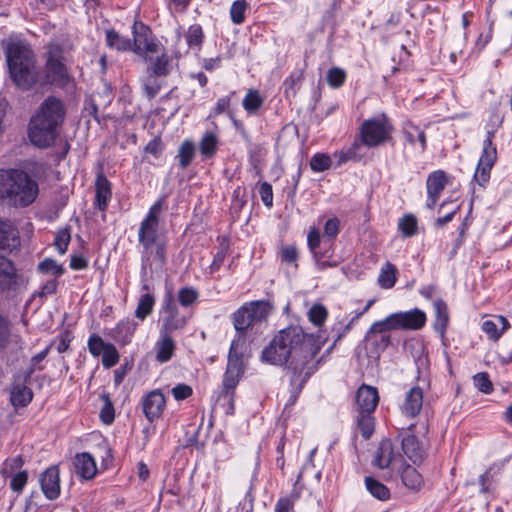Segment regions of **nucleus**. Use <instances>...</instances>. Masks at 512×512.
Listing matches in <instances>:
<instances>
[{
    "instance_id": "obj_57",
    "label": "nucleus",
    "mask_w": 512,
    "mask_h": 512,
    "mask_svg": "<svg viewBox=\"0 0 512 512\" xmlns=\"http://www.w3.org/2000/svg\"><path fill=\"white\" fill-rule=\"evenodd\" d=\"M492 167L493 166L487 167L486 165H481L478 163L476 172L474 174V179L479 185L483 186L489 180Z\"/></svg>"
},
{
    "instance_id": "obj_43",
    "label": "nucleus",
    "mask_w": 512,
    "mask_h": 512,
    "mask_svg": "<svg viewBox=\"0 0 512 512\" xmlns=\"http://www.w3.org/2000/svg\"><path fill=\"white\" fill-rule=\"evenodd\" d=\"M150 74H155L157 77H165L170 73V59L166 54L157 57L153 62L151 68L147 70Z\"/></svg>"
},
{
    "instance_id": "obj_12",
    "label": "nucleus",
    "mask_w": 512,
    "mask_h": 512,
    "mask_svg": "<svg viewBox=\"0 0 512 512\" xmlns=\"http://www.w3.org/2000/svg\"><path fill=\"white\" fill-rule=\"evenodd\" d=\"M393 320L397 330H418L426 322V315L420 309H412L405 312L393 313Z\"/></svg>"
},
{
    "instance_id": "obj_41",
    "label": "nucleus",
    "mask_w": 512,
    "mask_h": 512,
    "mask_svg": "<svg viewBox=\"0 0 512 512\" xmlns=\"http://www.w3.org/2000/svg\"><path fill=\"white\" fill-rule=\"evenodd\" d=\"M357 424L365 439L370 438L374 431L373 412H358Z\"/></svg>"
},
{
    "instance_id": "obj_49",
    "label": "nucleus",
    "mask_w": 512,
    "mask_h": 512,
    "mask_svg": "<svg viewBox=\"0 0 512 512\" xmlns=\"http://www.w3.org/2000/svg\"><path fill=\"white\" fill-rule=\"evenodd\" d=\"M346 79V73L343 69L333 67L327 72V83L332 88L341 87Z\"/></svg>"
},
{
    "instance_id": "obj_23",
    "label": "nucleus",
    "mask_w": 512,
    "mask_h": 512,
    "mask_svg": "<svg viewBox=\"0 0 512 512\" xmlns=\"http://www.w3.org/2000/svg\"><path fill=\"white\" fill-rule=\"evenodd\" d=\"M402 449L414 463L421 462L424 459L425 449L414 435H407L403 438Z\"/></svg>"
},
{
    "instance_id": "obj_27",
    "label": "nucleus",
    "mask_w": 512,
    "mask_h": 512,
    "mask_svg": "<svg viewBox=\"0 0 512 512\" xmlns=\"http://www.w3.org/2000/svg\"><path fill=\"white\" fill-rule=\"evenodd\" d=\"M397 330L393 320V315H388L384 320L374 322L365 336V342L374 343L373 335H385L386 331Z\"/></svg>"
},
{
    "instance_id": "obj_18",
    "label": "nucleus",
    "mask_w": 512,
    "mask_h": 512,
    "mask_svg": "<svg viewBox=\"0 0 512 512\" xmlns=\"http://www.w3.org/2000/svg\"><path fill=\"white\" fill-rule=\"evenodd\" d=\"M75 473L84 480L95 477L97 467L94 458L89 453H79L73 461Z\"/></svg>"
},
{
    "instance_id": "obj_48",
    "label": "nucleus",
    "mask_w": 512,
    "mask_h": 512,
    "mask_svg": "<svg viewBox=\"0 0 512 512\" xmlns=\"http://www.w3.org/2000/svg\"><path fill=\"white\" fill-rule=\"evenodd\" d=\"M38 270L44 274H52L55 276H60L64 273V268L62 265L58 264L55 260L47 258L41 261L38 265Z\"/></svg>"
},
{
    "instance_id": "obj_11",
    "label": "nucleus",
    "mask_w": 512,
    "mask_h": 512,
    "mask_svg": "<svg viewBox=\"0 0 512 512\" xmlns=\"http://www.w3.org/2000/svg\"><path fill=\"white\" fill-rule=\"evenodd\" d=\"M142 407L145 417L153 422L162 416L166 407V398L159 389L152 390L143 397Z\"/></svg>"
},
{
    "instance_id": "obj_2",
    "label": "nucleus",
    "mask_w": 512,
    "mask_h": 512,
    "mask_svg": "<svg viewBox=\"0 0 512 512\" xmlns=\"http://www.w3.org/2000/svg\"><path fill=\"white\" fill-rule=\"evenodd\" d=\"M64 118L65 108L62 101L48 97L30 120L28 136L32 144L41 148L52 145Z\"/></svg>"
},
{
    "instance_id": "obj_44",
    "label": "nucleus",
    "mask_w": 512,
    "mask_h": 512,
    "mask_svg": "<svg viewBox=\"0 0 512 512\" xmlns=\"http://www.w3.org/2000/svg\"><path fill=\"white\" fill-rule=\"evenodd\" d=\"M307 316L312 324L320 327L326 321L328 317V311L323 305L314 304L308 310Z\"/></svg>"
},
{
    "instance_id": "obj_6",
    "label": "nucleus",
    "mask_w": 512,
    "mask_h": 512,
    "mask_svg": "<svg viewBox=\"0 0 512 512\" xmlns=\"http://www.w3.org/2000/svg\"><path fill=\"white\" fill-rule=\"evenodd\" d=\"M247 352L246 340L241 335L237 336L230 346L227 368L223 379V386L226 390H233L237 386L244 372L243 358L247 355Z\"/></svg>"
},
{
    "instance_id": "obj_45",
    "label": "nucleus",
    "mask_w": 512,
    "mask_h": 512,
    "mask_svg": "<svg viewBox=\"0 0 512 512\" xmlns=\"http://www.w3.org/2000/svg\"><path fill=\"white\" fill-rule=\"evenodd\" d=\"M262 103L263 99L257 90H250L243 99V107L249 113L256 112Z\"/></svg>"
},
{
    "instance_id": "obj_3",
    "label": "nucleus",
    "mask_w": 512,
    "mask_h": 512,
    "mask_svg": "<svg viewBox=\"0 0 512 512\" xmlns=\"http://www.w3.org/2000/svg\"><path fill=\"white\" fill-rule=\"evenodd\" d=\"M39 194V186L28 173L18 169L0 171V199L9 206L24 208Z\"/></svg>"
},
{
    "instance_id": "obj_58",
    "label": "nucleus",
    "mask_w": 512,
    "mask_h": 512,
    "mask_svg": "<svg viewBox=\"0 0 512 512\" xmlns=\"http://www.w3.org/2000/svg\"><path fill=\"white\" fill-rule=\"evenodd\" d=\"M259 193H260V197H261V200L264 203V205L267 207H272V205H273L272 186L267 182H263L260 186Z\"/></svg>"
},
{
    "instance_id": "obj_9",
    "label": "nucleus",
    "mask_w": 512,
    "mask_h": 512,
    "mask_svg": "<svg viewBox=\"0 0 512 512\" xmlns=\"http://www.w3.org/2000/svg\"><path fill=\"white\" fill-rule=\"evenodd\" d=\"M63 51L58 44H50L47 49L46 78L48 82L63 80L67 76L63 63Z\"/></svg>"
},
{
    "instance_id": "obj_20",
    "label": "nucleus",
    "mask_w": 512,
    "mask_h": 512,
    "mask_svg": "<svg viewBox=\"0 0 512 512\" xmlns=\"http://www.w3.org/2000/svg\"><path fill=\"white\" fill-rule=\"evenodd\" d=\"M17 269L13 262L0 254V290H10L17 285Z\"/></svg>"
},
{
    "instance_id": "obj_37",
    "label": "nucleus",
    "mask_w": 512,
    "mask_h": 512,
    "mask_svg": "<svg viewBox=\"0 0 512 512\" xmlns=\"http://www.w3.org/2000/svg\"><path fill=\"white\" fill-rule=\"evenodd\" d=\"M365 484L367 490L373 495L375 498L385 501L390 497L389 489L381 482L377 481L372 477L365 478Z\"/></svg>"
},
{
    "instance_id": "obj_19",
    "label": "nucleus",
    "mask_w": 512,
    "mask_h": 512,
    "mask_svg": "<svg viewBox=\"0 0 512 512\" xmlns=\"http://www.w3.org/2000/svg\"><path fill=\"white\" fill-rule=\"evenodd\" d=\"M20 246L18 230L7 221L0 219V249L13 251Z\"/></svg>"
},
{
    "instance_id": "obj_53",
    "label": "nucleus",
    "mask_w": 512,
    "mask_h": 512,
    "mask_svg": "<svg viewBox=\"0 0 512 512\" xmlns=\"http://www.w3.org/2000/svg\"><path fill=\"white\" fill-rule=\"evenodd\" d=\"M247 3L244 0L235 1L230 9V15L233 23L241 24L245 19Z\"/></svg>"
},
{
    "instance_id": "obj_42",
    "label": "nucleus",
    "mask_w": 512,
    "mask_h": 512,
    "mask_svg": "<svg viewBox=\"0 0 512 512\" xmlns=\"http://www.w3.org/2000/svg\"><path fill=\"white\" fill-rule=\"evenodd\" d=\"M398 229L404 237H411L417 233V218L412 214H406L399 219Z\"/></svg>"
},
{
    "instance_id": "obj_4",
    "label": "nucleus",
    "mask_w": 512,
    "mask_h": 512,
    "mask_svg": "<svg viewBox=\"0 0 512 512\" xmlns=\"http://www.w3.org/2000/svg\"><path fill=\"white\" fill-rule=\"evenodd\" d=\"M6 59L10 76L17 87L29 90L40 80V70L31 47L22 41L7 45Z\"/></svg>"
},
{
    "instance_id": "obj_64",
    "label": "nucleus",
    "mask_w": 512,
    "mask_h": 512,
    "mask_svg": "<svg viewBox=\"0 0 512 512\" xmlns=\"http://www.w3.org/2000/svg\"><path fill=\"white\" fill-rule=\"evenodd\" d=\"M298 258L297 249L294 246H286L281 250V259L286 263H293Z\"/></svg>"
},
{
    "instance_id": "obj_26",
    "label": "nucleus",
    "mask_w": 512,
    "mask_h": 512,
    "mask_svg": "<svg viewBox=\"0 0 512 512\" xmlns=\"http://www.w3.org/2000/svg\"><path fill=\"white\" fill-rule=\"evenodd\" d=\"M251 312L249 310V306L246 304L241 306L234 314H233V324L234 328L238 331V336L241 335L245 340V336L243 332L250 326L256 324L255 320L251 317Z\"/></svg>"
},
{
    "instance_id": "obj_34",
    "label": "nucleus",
    "mask_w": 512,
    "mask_h": 512,
    "mask_svg": "<svg viewBox=\"0 0 512 512\" xmlns=\"http://www.w3.org/2000/svg\"><path fill=\"white\" fill-rule=\"evenodd\" d=\"M492 137H493V133L488 132L487 138L484 140V143H483L482 155L478 162L481 165H486L487 167L493 166L497 159V151H496V148L492 144Z\"/></svg>"
},
{
    "instance_id": "obj_5",
    "label": "nucleus",
    "mask_w": 512,
    "mask_h": 512,
    "mask_svg": "<svg viewBox=\"0 0 512 512\" xmlns=\"http://www.w3.org/2000/svg\"><path fill=\"white\" fill-rule=\"evenodd\" d=\"M163 209V199L154 203L139 226V243L143 247V265L156 263L162 266L166 261V241L158 233L159 216Z\"/></svg>"
},
{
    "instance_id": "obj_47",
    "label": "nucleus",
    "mask_w": 512,
    "mask_h": 512,
    "mask_svg": "<svg viewBox=\"0 0 512 512\" xmlns=\"http://www.w3.org/2000/svg\"><path fill=\"white\" fill-rule=\"evenodd\" d=\"M331 164L330 156L324 153L315 154L310 160V167L316 172H323L329 169Z\"/></svg>"
},
{
    "instance_id": "obj_46",
    "label": "nucleus",
    "mask_w": 512,
    "mask_h": 512,
    "mask_svg": "<svg viewBox=\"0 0 512 512\" xmlns=\"http://www.w3.org/2000/svg\"><path fill=\"white\" fill-rule=\"evenodd\" d=\"M203 31L200 25H192L186 33V42L189 47L199 49L203 42Z\"/></svg>"
},
{
    "instance_id": "obj_30",
    "label": "nucleus",
    "mask_w": 512,
    "mask_h": 512,
    "mask_svg": "<svg viewBox=\"0 0 512 512\" xmlns=\"http://www.w3.org/2000/svg\"><path fill=\"white\" fill-rule=\"evenodd\" d=\"M219 139L214 132H206L199 142V150L206 157H212L218 148Z\"/></svg>"
},
{
    "instance_id": "obj_56",
    "label": "nucleus",
    "mask_w": 512,
    "mask_h": 512,
    "mask_svg": "<svg viewBox=\"0 0 512 512\" xmlns=\"http://www.w3.org/2000/svg\"><path fill=\"white\" fill-rule=\"evenodd\" d=\"M105 403L100 411V418L105 424H111L114 420V408L107 395H104Z\"/></svg>"
},
{
    "instance_id": "obj_52",
    "label": "nucleus",
    "mask_w": 512,
    "mask_h": 512,
    "mask_svg": "<svg viewBox=\"0 0 512 512\" xmlns=\"http://www.w3.org/2000/svg\"><path fill=\"white\" fill-rule=\"evenodd\" d=\"M108 344L109 343L104 342L103 339L96 334H92L87 342L88 350L94 357L100 356L105 351Z\"/></svg>"
},
{
    "instance_id": "obj_40",
    "label": "nucleus",
    "mask_w": 512,
    "mask_h": 512,
    "mask_svg": "<svg viewBox=\"0 0 512 512\" xmlns=\"http://www.w3.org/2000/svg\"><path fill=\"white\" fill-rule=\"evenodd\" d=\"M154 303L155 300L153 295L149 293L141 295L135 311V316L140 320H144L152 312Z\"/></svg>"
},
{
    "instance_id": "obj_25",
    "label": "nucleus",
    "mask_w": 512,
    "mask_h": 512,
    "mask_svg": "<svg viewBox=\"0 0 512 512\" xmlns=\"http://www.w3.org/2000/svg\"><path fill=\"white\" fill-rule=\"evenodd\" d=\"M96 204L100 210H105L111 198V185L108 179L99 174L96 178Z\"/></svg>"
},
{
    "instance_id": "obj_39",
    "label": "nucleus",
    "mask_w": 512,
    "mask_h": 512,
    "mask_svg": "<svg viewBox=\"0 0 512 512\" xmlns=\"http://www.w3.org/2000/svg\"><path fill=\"white\" fill-rule=\"evenodd\" d=\"M195 146L191 140H185L179 147L177 158L181 168H186L193 160Z\"/></svg>"
},
{
    "instance_id": "obj_14",
    "label": "nucleus",
    "mask_w": 512,
    "mask_h": 512,
    "mask_svg": "<svg viewBox=\"0 0 512 512\" xmlns=\"http://www.w3.org/2000/svg\"><path fill=\"white\" fill-rule=\"evenodd\" d=\"M401 462V455L394 452V445L390 439H383L374 455V464L380 469L393 468Z\"/></svg>"
},
{
    "instance_id": "obj_1",
    "label": "nucleus",
    "mask_w": 512,
    "mask_h": 512,
    "mask_svg": "<svg viewBox=\"0 0 512 512\" xmlns=\"http://www.w3.org/2000/svg\"><path fill=\"white\" fill-rule=\"evenodd\" d=\"M320 350L321 343L313 335L304 333L299 326H290L275 335L262 351V359L274 365L287 364L305 382L317 369Z\"/></svg>"
},
{
    "instance_id": "obj_7",
    "label": "nucleus",
    "mask_w": 512,
    "mask_h": 512,
    "mask_svg": "<svg viewBox=\"0 0 512 512\" xmlns=\"http://www.w3.org/2000/svg\"><path fill=\"white\" fill-rule=\"evenodd\" d=\"M392 126L382 115L366 120L361 125V142L367 147H377L386 142L391 135Z\"/></svg>"
},
{
    "instance_id": "obj_63",
    "label": "nucleus",
    "mask_w": 512,
    "mask_h": 512,
    "mask_svg": "<svg viewBox=\"0 0 512 512\" xmlns=\"http://www.w3.org/2000/svg\"><path fill=\"white\" fill-rule=\"evenodd\" d=\"M294 499L290 497L280 498L275 505V512H293Z\"/></svg>"
},
{
    "instance_id": "obj_10",
    "label": "nucleus",
    "mask_w": 512,
    "mask_h": 512,
    "mask_svg": "<svg viewBox=\"0 0 512 512\" xmlns=\"http://www.w3.org/2000/svg\"><path fill=\"white\" fill-rule=\"evenodd\" d=\"M164 316L162 318L161 332L167 333L181 329L186 324V318L179 313L177 304L172 295H168L162 308Z\"/></svg>"
},
{
    "instance_id": "obj_8",
    "label": "nucleus",
    "mask_w": 512,
    "mask_h": 512,
    "mask_svg": "<svg viewBox=\"0 0 512 512\" xmlns=\"http://www.w3.org/2000/svg\"><path fill=\"white\" fill-rule=\"evenodd\" d=\"M132 50L139 56L148 57L157 53L159 44L153 39L150 29L141 22H135L132 27Z\"/></svg>"
},
{
    "instance_id": "obj_15",
    "label": "nucleus",
    "mask_w": 512,
    "mask_h": 512,
    "mask_svg": "<svg viewBox=\"0 0 512 512\" xmlns=\"http://www.w3.org/2000/svg\"><path fill=\"white\" fill-rule=\"evenodd\" d=\"M41 489L49 500L56 499L60 494V477L57 466L47 468L40 477Z\"/></svg>"
},
{
    "instance_id": "obj_22",
    "label": "nucleus",
    "mask_w": 512,
    "mask_h": 512,
    "mask_svg": "<svg viewBox=\"0 0 512 512\" xmlns=\"http://www.w3.org/2000/svg\"><path fill=\"white\" fill-rule=\"evenodd\" d=\"M508 327L509 322L504 316H495L482 324V330L493 341H497Z\"/></svg>"
},
{
    "instance_id": "obj_31",
    "label": "nucleus",
    "mask_w": 512,
    "mask_h": 512,
    "mask_svg": "<svg viewBox=\"0 0 512 512\" xmlns=\"http://www.w3.org/2000/svg\"><path fill=\"white\" fill-rule=\"evenodd\" d=\"M434 308L436 312L434 328L437 332L443 335L445 333L449 321L447 306L444 301L438 299L434 303Z\"/></svg>"
},
{
    "instance_id": "obj_50",
    "label": "nucleus",
    "mask_w": 512,
    "mask_h": 512,
    "mask_svg": "<svg viewBox=\"0 0 512 512\" xmlns=\"http://www.w3.org/2000/svg\"><path fill=\"white\" fill-rule=\"evenodd\" d=\"M120 359V355L113 344H108L105 351L102 353V364L105 368L115 366Z\"/></svg>"
},
{
    "instance_id": "obj_60",
    "label": "nucleus",
    "mask_w": 512,
    "mask_h": 512,
    "mask_svg": "<svg viewBox=\"0 0 512 512\" xmlns=\"http://www.w3.org/2000/svg\"><path fill=\"white\" fill-rule=\"evenodd\" d=\"M172 394L176 400H184L192 395V388L186 384H178L172 388Z\"/></svg>"
},
{
    "instance_id": "obj_62",
    "label": "nucleus",
    "mask_w": 512,
    "mask_h": 512,
    "mask_svg": "<svg viewBox=\"0 0 512 512\" xmlns=\"http://www.w3.org/2000/svg\"><path fill=\"white\" fill-rule=\"evenodd\" d=\"M338 232L339 220L336 217L328 219L324 225V234L327 237L333 238L338 234Z\"/></svg>"
},
{
    "instance_id": "obj_28",
    "label": "nucleus",
    "mask_w": 512,
    "mask_h": 512,
    "mask_svg": "<svg viewBox=\"0 0 512 512\" xmlns=\"http://www.w3.org/2000/svg\"><path fill=\"white\" fill-rule=\"evenodd\" d=\"M106 44L117 51L132 50V42L129 38L121 36L115 30L106 31Z\"/></svg>"
},
{
    "instance_id": "obj_36",
    "label": "nucleus",
    "mask_w": 512,
    "mask_h": 512,
    "mask_svg": "<svg viewBox=\"0 0 512 512\" xmlns=\"http://www.w3.org/2000/svg\"><path fill=\"white\" fill-rule=\"evenodd\" d=\"M14 406H26L32 400V392L26 386L16 385L13 387L10 396Z\"/></svg>"
},
{
    "instance_id": "obj_51",
    "label": "nucleus",
    "mask_w": 512,
    "mask_h": 512,
    "mask_svg": "<svg viewBox=\"0 0 512 512\" xmlns=\"http://www.w3.org/2000/svg\"><path fill=\"white\" fill-rule=\"evenodd\" d=\"M198 292L192 287H184L178 291V301L183 307H189L196 302Z\"/></svg>"
},
{
    "instance_id": "obj_38",
    "label": "nucleus",
    "mask_w": 512,
    "mask_h": 512,
    "mask_svg": "<svg viewBox=\"0 0 512 512\" xmlns=\"http://www.w3.org/2000/svg\"><path fill=\"white\" fill-rule=\"evenodd\" d=\"M396 282V268L390 262H387L381 269L378 276V283L384 289H390Z\"/></svg>"
},
{
    "instance_id": "obj_13",
    "label": "nucleus",
    "mask_w": 512,
    "mask_h": 512,
    "mask_svg": "<svg viewBox=\"0 0 512 512\" xmlns=\"http://www.w3.org/2000/svg\"><path fill=\"white\" fill-rule=\"evenodd\" d=\"M420 383L425 384V379L418 378V385L412 387L405 395L401 412L403 415L413 418L417 416L423 405V387Z\"/></svg>"
},
{
    "instance_id": "obj_24",
    "label": "nucleus",
    "mask_w": 512,
    "mask_h": 512,
    "mask_svg": "<svg viewBox=\"0 0 512 512\" xmlns=\"http://www.w3.org/2000/svg\"><path fill=\"white\" fill-rule=\"evenodd\" d=\"M400 471L402 483L412 491H418L423 486V477L411 465H403Z\"/></svg>"
},
{
    "instance_id": "obj_32",
    "label": "nucleus",
    "mask_w": 512,
    "mask_h": 512,
    "mask_svg": "<svg viewBox=\"0 0 512 512\" xmlns=\"http://www.w3.org/2000/svg\"><path fill=\"white\" fill-rule=\"evenodd\" d=\"M159 78L160 77L155 76V74L148 72L147 75L142 78L143 93L148 99H153L159 93L162 87V81Z\"/></svg>"
},
{
    "instance_id": "obj_35",
    "label": "nucleus",
    "mask_w": 512,
    "mask_h": 512,
    "mask_svg": "<svg viewBox=\"0 0 512 512\" xmlns=\"http://www.w3.org/2000/svg\"><path fill=\"white\" fill-rule=\"evenodd\" d=\"M136 330V323L126 321L121 322L117 325L115 329H113L112 337L122 344H126L129 342L131 336L134 334Z\"/></svg>"
},
{
    "instance_id": "obj_54",
    "label": "nucleus",
    "mask_w": 512,
    "mask_h": 512,
    "mask_svg": "<svg viewBox=\"0 0 512 512\" xmlns=\"http://www.w3.org/2000/svg\"><path fill=\"white\" fill-rule=\"evenodd\" d=\"M70 240H71L70 229L67 227L60 229L56 233L54 243H55V246L60 254H64L66 252L68 245L70 243Z\"/></svg>"
},
{
    "instance_id": "obj_33",
    "label": "nucleus",
    "mask_w": 512,
    "mask_h": 512,
    "mask_svg": "<svg viewBox=\"0 0 512 512\" xmlns=\"http://www.w3.org/2000/svg\"><path fill=\"white\" fill-rule=\"evenodd\" d=\"M405 138L410 144H414L416 140L421 145V151L426 148V135L423 130L413 125L411 122H406L403 127Z\"/></svg>"
},
{
    "instance_id": "obj_55",
    "label": "nucleus",
    "mask_w": 512,
    "mask_h": 512,
    "mask_svg": "<svg viewBox=\"0 0 512 512\" xmlns=\"http://www.w3.org/2000/svg\"><path fill=\"white\" fill-rule=\"evenodd\" d=\"M474 385L476 388L486 394H489L493 390L492 383L487 373H478L473 377Z\"/></svg>"
},
{
    "instance_id": "obj_21",
    "label": "nucleus",
    "mask_w": 512,
    "mask_h": 512,
    "mask_svg": "<svg viewBox=\"0 0 512 512\" xmlns=\"http://www.w3.org/2000/svg\"><path fill=\"white\" fill-rule=\"evenodd\" d=\"M176 345L171 336L161 332L160 339L155 344L156 360L160 363L169 361L175 351Z\"/></svg>"
},
{
    "instance_id": "obj_29",
    "label": "nucleus",
    "mask_w": 512,
    "mask_h": 512,
    "mask_svg": "<svg viewBox=\"0 0 512 512\" xmlns=\"http://www.w3.org/2000/svg\"><path fill=\"white\" fill-rule=\"evenodd\" d=\"M246 305L249 306L251 317L256 323L265 321L272 311L271 304L264 300L252 301Z\"/></svg>"
},
{
    "instance_id": "obj_16",
    "label": "nucleus",
    "mask_w": 512,
    "mask_h": 512,
    "mask_svg": "<svg viewBox=\"0 0 512 512\" xmlns=\"http://www.w3.org/2000/svg\"><path fill=\"white\" fill-rule=\"evenodd\" d=\"M379 402V395L376 388L362 385L356 394V405L358 412H374Z\"/></svg>"
},
{
    "instance_id": "obj_59",
    "label": "nucleus",
    "mask_w": 512,
    "mask_h": 512,
    "mask_svg": "<svg viewBox=\"0 0 512 512\" xmlns=\"http://www.w3.org/2000/svg\"><path fill=\"white\" fill-rule=\"evenodd\" d=\"M27 479H28V476L25 471L16 473L11 479V483H10L11 489L15 492L22 491V489L24 488V486L27 483Z\"/></svg>"
},
{
    "instance_id": "obj_17",
    "label": "nucleus",
    "mask_w": 512,
    "mask_h": 512,
    "mask_svg": "<svg viewBox=\"0 0 512 512\" xmlns=\"http://www.w3.org/2000/svg\"><path fill=\"white\" fill-rule=\"evenodd\" d=\"M447 184L446 175L442 170L431 173L427 179L428 202L427 207L435 206L441 192Z\"/></svg>"
},
{
    "instance_id": "obj_61",
    "label": "nucleus",
    "mask_w": 512,
    "mask_h": 512,
    "mask_svg": "<svg viewBox=\"0 0 512 512\" xmlns=\"http://www.w3.org/2000/svg\"><path fill=\"white\" fill-rule=\"evenodd\" d=\"M373 339H376V342L374 343H368L366 342V346H372L375 347L374 353L378 354L379 350H384L389 342H390V336L388 335H373Z\"/></svg>"
}]
</instances>
